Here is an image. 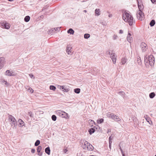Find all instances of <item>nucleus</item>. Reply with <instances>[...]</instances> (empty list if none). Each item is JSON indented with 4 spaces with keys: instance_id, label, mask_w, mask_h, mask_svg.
Instances as JSON below:
<instances>
[{
    "instance_id": "f257e3e1",
    "label": "nucleus",
    "mask_w": 156,
    "mask_h": 156,
    "mask_svg": "<svg viewBox=\"0 0 156 156\" xmlns=\"http://www.w3.org/2000/svg\"><path fill=\"white\" fill-rule=\"evenodd\" d=\"M122 18L126 22H127L130 26H132L133 23V18L132 16L125 11L123 14Z\"/></svg>"
},
{
    "instance_id": "f03ea898",
    "label": "nucleus",
    "mask_w": 156,
    "mask_h": 156,
    "mask_svg": "<svg viewBox=\"0 0 156 156\" xmlns=\"http://www.w3.org/2000/svg\"><path fill=\"white\" fill-rule=\"evenodd\" d=\"M84 145L83 146V149L88 151H92L94 147L87 141H83Z\"/></svg>"
},
{
    "instance_id": "7ed1b4c3",
    "label": "nucleus",
    "mask_w": 156,
    "mask_h": 156,
    "mask_svg": "<svg viewBox=\"0 0 156 156\" xmlns=\"http://www.w3.org/2000/svg\"><path fill=\"white\" fill-rule=\"evenodd\" d=\"M107 53L109 54L110 55V57L111 58L113 63L115 64L117 57V55L113 51H112L110 52L109 51H108Z\"/></svg>"
},
{
    "instance_id": "20e7f679",
    "label": "nucleus",
    "mask_w": 156,
    "mask_h": 156,
    "mask_svg": "<svg viewBox=\"0 0 156 156\" xmlns=\"http://www.w3.org/2000/svg\"><path fill=\"white\" fill-rule=\"evenodd\" d=\"M136 17L138 19L142 20L144 18V13L142 11H138L136 13Z\"/></svg>"
},
{
    "instance_id": "39448f33",
    "label": "nucleus",
    "mask_w": 156,
    "mask_h": 156,
    "mask_svg": "<svg viewBox=\"0 0 156 156\" xmlns=\"http://www.w3.org/2000/svg\"><path fill=\"white\" fill-rule=\"evenodd\" d=\"M154 58L152 55H150L148 56V62L151 66H153L154 64Z\"/></svg>"
},
{
    "instance_id": "423d86ee",
    "label": "nucleus",
    "mask_w": 156,
    "mask_h": 156,
    "mask_svg": "<svg viewBox=\"0 0 156 156\" xmlns=\"http://www.w3.org/2000/svg\"><path fill=\"white\" fill-rule=\"evenodd\" d=\"M9 120L11 121H12L11 125L12 126H15L16 125L17 122L15 118L11 115H10L9 116Z\"/></svg>"
},
{
    "instance_id": "0eeeda50",
    "label": "nucleus",
    "mask_w": 156,
    "mask_h": 156,
    "mask_svg": "<svg viewBox=\"0 0 156 156\" xmlns=\"http://www.w3.org/2000/svg\"><path fill=\"white\" fill-rule=\"evenodd\" d=\"M147 46V45L144 42L141 43L140 47L143 52H145L146 51L147 49V48L146 47Z\"/></svg>"
},
{
    "instance_id": "6e6552de",
    "label": "nucleus",
    "mask_w": 156,
    "mask_h": 156,
    "mask_svg": "<svg viewBox=\"0 0 156 156\" xmlns=\"http://www.w3.org/2000/svg\"><path fill=\"white\" fill-rule=\"evenodd\" d=\"M138 3V8L139 9V11H142L144 8V6L142 4V3L141 1H140V0H137Z\"/></svg>"
},
{
    "instance_id": "1a4fd4ad",
    "label": "nucleus",
    "mask_w": 156,
    "mask_h": 156,
    "mask_svg": "<svg viewBox=\"0 0 156 156\" xmlns=\"http://www.w3.org/2000/svg\"><path fill=\"white\" fill-rule=\"evenodd\" d=\"M72 48L69 46H67L66 48V51L67 53L70 55H72L73 54V51L72 50Z\"/></svg>"
},
{
    "instance_id": "9d476101",
    "label": "nucleus",
    "mask_w": 156,
    "mask_h": 156,
    "mask_svg": "<svg viewBox=\"0 0 156 156\" xmlns=\"http://www.w3.org/2000/svg\"><path fill=\"white\" fill-rule=\"evenodd\" d=\"M5 58L4 57L0 58V70L4 66L5 61Z\"/></svg>"
},
{
    "instance_id": "9b49d317",
    "label": "nucleus",
    "mask_w": 156,
    "mask_h": 156,
    "mask_svg": "<svg viewBox=\"0 0 156 156\" xmlns=\"http://www.w3.org/2000/svg\"><path fill=\"white\" fill-rule=\"evenodd\" d=\"M2 27L5 28L6 29H9L10 28V26L9 23L5 22H3L2 23Z\"/></svg>"
},
{
    "instance_id": "f8f14e48",
    "label": "nucleus",
    "mask_w": 156,
    "mask_h": 156,
    "mask_svg": "<svg viewBox=\"0 0 156 156\" xmlns=\"http://www.w3.org/2000/svg\"><path fill=\"white\" fill-rule=\"evenodd\" d=\"M41 146H38L37 147V151L38 152V155L39 156H42V153L41 152Z\"/></svg>"
},
{
    "instance_id": "ddd939ff",
    "label": "nucleus",
    "mask_w": 156,
    "mask_h": 156,
    "mask_svg": "<svg viewBox=\"0 0 156 156\" xmlns=\"http://www.w3.org/2000/svg\"><path fill=\"white\" fill-rule=\"evenodd\" d=\"M107 116L110 118H111L112 119L113 118H114V114L113 113H111V112H109L107 113Z\"/></svg>"
},
{
    "instance_id": "4468645a",
    "label": "nucleus",
    "mask_w": 156,
    "mask_h": 156,
    "mask_svg": "<svg viewBox=\"0 0 156 156\" xmlns=\"http://www.w3.org/2000/svg\"><path fill=\"white\" fill-rule=\"evenodd\" d=\"M137 62L139 65H141V60L139 56H138L137 58Z\"/></svg>"
},
{
    "instance_id": "2eb2a0df",
    "label": "nucleus",
    "mask_w": 156,
    "mask_h": 156,
    "mask_svg": "<svg viewBox=\"0 0 156 156\" xmlns=\"http://www.w3.org/2000/svg\"><path fill=\"white\" fill-rule=\"evenodd\" d=\"M45 152L48 155H49L50 153V150L49 147H48L45 149Z\"/></svg>"
},
{
    "instance_id": "dca6fc26",
    "label": "nucleus",
    "mask_w": 156,
    "mask_h": 156,
    "mask_svg": "<svg viewBox=\"0 0 156 156\" xmlns=\"http://www.w3.org/2000/svg\"><path fill=\"white\" fill-rule=\"evenodd\" d=\"M127 59L125 57L121 59V62L122 65H124L126 62Z\"/></svg>"
},
{
    "instance_id": "f3484780",
    "label": "nucleus",
    "mask_w": 156,
    "mask_h": 156,
    "mask_svg": "<svg viewBox=\"0 0 156 156\" xmlns=\"http://www.w3.org/2000/svg\"><path fill=\"white\" fill-rule=\"evenodd\" d=\"M113 118V119L115 121H118L121 120V119L118 116L114 115V117Z\"/></svg>"
},
{
    "instance_id": "a211bd4d",
    "label": "nucleus",
    "mask_w": 156,
    "mask_h": 156,
    "mask_svg": "<svg viewBox=\"0 0 156 156\" xmlns=\"http://www.w3.org/2000/svg\"><path fill=\"white\" fill-rule=\"evenodd\" d=\"M95 15L97 16H99L100 14V11L99 9H96L95 10Z\"/></svg>"
},
{
    "instance_id": "6ab92c4d",
    "label": "nucleus",
    "mask_w": 156,
    "mask_h": 156,
    "mask_svg": "<svg viewBox=\"0 0 156 156\" xmlns=\"http://www.w3.org/2000/svg\"><path fill=\"white\" fill-rule=\"evenodd\" d=\"M62 115L61 116L62 118H64L66 119H67L68 117V114L66 113L63 112V113Z\"/></svg>"
},
{
    "instance_id": "aec40b11",
    "label": "nucleus",
    "mask_w": 156,
    "mask_h": 156,
    "mask_svg": "<svg viewBox=\"0 0 156 156\" xmlns=\"http://www.w3.org/2000/svg\"><path fill=\"white\" fill-rule=\"evenodd\" d=\"M74 32V30L72 28L69 29L67 31L68 33L70 34H73Z\"/></svg>"
},
{
    "instance_id": "412c9836",
    "label": "nucleus",
    "mask_w": 156,
    "mask_h": 156,
    "mask_svg": "<svg viewBox=\"0 0 156 156\" xmlns=\"http://www.w3.org/2000/svg\"><path fill=\"white\" fill-rule=\"evenodd\" d=\"M88 122L89 123L90 125L91 126H93V124H95V123L94 121L90 119L88 120Z\"/></svg>"
},
{
    "instance_id": "4be33fe9",
    "label": "nucleus",
    "mask_w": 156,
    "mask_h": 156,
    "mask_svg": "<svg viewBox=\"0 0 156 156\" xmlns=\"http://www.w3.org/2000/svg\"><path fill=\"white\" fill-rule=\"evenodd\" d=\"M95 131V129L94 128H92L89 129L88 132L91 135L94 133Z\"/></svg>"
},
{
    "instance_id": "5701e85b",
    "label": "nucleus",
    "mask_w": 156,
    "mask_h": 156,
    "mask_svg": "<svg viewBox=\"0 0 156 156\" xmlns=\"http://www.w3.org/2000/svg\"><path fill=\"white\" fill-rule=\"evenodd\" d=\"M63 111H61V110H58L56 112V114L59 115L60 116H61L62 114H63Z\"/></svg>"
},
{
    "instance_id": "b1692460",
    "label": "nucleus",
    "mask_w": 156,
    "mask_h": 156,
    "mask_svg": "<svg viewBox=\"0 0 156 156\" xmlns=\"http://www.w3.org/2000/svg\"><path fill=\"white\" fill-rule=\"evenodd\" d=\"M127 40L128 42L131 43L133 41V38L132 37L127 36Z\"/></svg>"
},
{
    "instance_id": "393cba45",
    "label": "nucleus",
    "mask_w": 156,
    "mask_h": 156,
    "mask_svg": "<svg viewBox=\"0 0 156 156\" xmlns=\"http://www.w3.org/2000/svg\"><path fill=\"white\" fill-rule=\"evenodd\" d=\"M5 75L8 76H13L12 73L9 70H7L5 72Z\"/></svg>"
},
{
    "instance_id": "a878e982",
    "label": "nucleus",
    "mask_w": 156,
    "mask_h": 156,
    "mask_svg": "<svg viewBox=\"0 0 156 156\" xmlns=\"http://www.w3.org/2000/svg\"><path fill=\"white\" fill-rule=\"evenodd\" d=\"M30 16H26L25 17V18L24 19V20L25 22H28V21H29L30 20Z\"/></svg>"
},
{
    "instance_id": "bb28decb",
    "label": "nucleus",
    "mask_w": 156,
    "mask_h": 156,
    "mask_svg": "<svg viewBox=\"0 0 156 156\" xmlns=\"http://www.w3.org/2000/svg\"><path fill=\"white\" fill-rule=\"evenodd\" d=\"M155 94L154 92H152L150 94L149 97L151 98H153L155 96Z\"/></svg>"
},
{
    "instance_id": "cd10ccee",
    "label": "nucleus",
    "mask_w": 156,
    "mask_h": 156,
    "mask_svg": "<svg viewBox=\"0 0 156 156\" xmlns=\"http://www.w3.org/2000/svg\"><path fill=\"white\" fill-rule=\"evenodd\" d=\"M155 24V21L154 20H151L150 23V25L151 27H152Z\"/></svg>"
},
{
    "instance_id": "c85d7f7f",
    "label": "nucleus",
    "mask_w": 156,
    "mask_h": 156,
    "mask_svg": "<svg viewBox=\"0 0 156 156\" xmlns=\"http://www.w3.org/2000/svg\"><path fill=\"white\" fill-rule=\"evenodd\" d=\"M74 92L76 94H79L80 92V88H77L74 90Z\"/></svg>"
},
{
    "instance_id": "c756f323",
    "label": "nucleus",
    "mask_w": 156,
    "mask_h": 156,
    "mask_svg": "<svg viewBox=\"0 0 156 156\" xmlns=\"http://www.w3.org/2000/svg\"><path fill=\"white\" fill-rule=\"evenodd\" d=\"M104 120L103 119H99L97 121V123L99 124L101 123L104 122Z\"/></svg>"
},
{
    "instance_id": "7c9ffc66",
    "label": "nucleus",
    "mask_w": 156,
    "mask_h": 156,
    "mask_svg": "<svg viewBox=\"0 0 156 156\" xmlns=\"http://www.w3.org/2000/svg\"><path fill=\"white\" fill-rule=\"evenodd\" d=\"M90 37V35L88 34H86L84 35V38L85 39H88Z\"/></svg>"
},
{
    "instance_id": "2f4dec72",
    "label": "nucleus",
    "mask_w": 156,
    "mask_h": 156,
    "mask_svg": "<svg viewBox=\"0 0 156 156\" xmlns=\"http://www.w3.org/2000/svg\"><path fill=\"white\" fill-rule=\"evenodd\" d=\"M40 141L39 140H37L36 141L34 145L35 146H38L40 144Z\"/></svg>"
},
{
    "instance_id": "473e14b6",
    "label": "nucleus",
    "mask_w": 156,
    "mask_h": 156,
    "mask_svg": "<svg viewBox=\"0 0 156 156\" xmlns=\"http://www.w3.org/2000/svg\"><path fill=\"white\" fill-rule=\"evenodd\" d=\"M50 90H55L56 89V87L54 86L51 85L50 87Z\"/></svg>"
},
{
    "instance_id": "72a5a7b5",
    "label": "nucleus",
    "mask_w": 156,
    "mask_h": 156,
    "mask_svg": "<svg viewBox=\"0 0 156 156\" xmlns=\"http://www.w3.org/2000/svg\"><path fill=\"white\" fill-rule=\"evenodd\" d=\"M148 57L147 56V55H146V56L145 57L144 62L145 63H147L148 62Z\"/></svg>"
},
{
    "instance_id": "f704fd0d",
    "label": "nucleus",
    "mask_w": 156,
    "mask_h": 156,
    "mask_svg": "<svg viewBox=\"0 0 156 156\" xmlns=\"http://www.w3.org/2000/svg\"><path fill=\"white\" fill-rule=\"evenodd\" d=\"M51 118L53 121H55L56 120L57 117L55 115H53L51 116Z\"/></svg>"
},
{
    "instance_id": "c9c22d12",
    "label": "nucleus",
    "mask_w": 156,
    "mask_h": 156,
    "mask_svg": "<svg viewBox=\"0 0 156 156\" xmlns=\"http://www.w3.org/2000/svg\"><path fill=\"white\" fill-rule=\"evenodd\" d=\"M60 28L59 27L54 28H52L51 30L52 31H55L57 30H58V29L59 30Z\"/></svg>"
},
{
    "instance_id": "e433bc0d",
    "label": "nucleus",
    "mask_w": 156,
    "mask_h": 156,
    "mask_svg": "<svg viewBox=\"0 0 156 156\" xmlns=\"http://www.w3.org/2000/svg\"><path fill=\"white\" fill-rule=\"evenodd\" d=\"M145 119H146V120L150 124L149 122L150 121L151 122V121L150 118L148 117H147L145 118Z\"/></svg>"
},
{
    "instance_id": "4c0bfd02",
    "label": "nucleus",
    "mask_w": 156,
    "mask_h": 156,
    "mask_svg": "<svg viewBox=\"0 0 156 156\" xmlns=\"http://www.w3.org/2000/svg\"><path fill=\"white\" fill-rule=\"evenodd\" d=\"M118 94H120L121 95H123L124 94H125V93L123 91H120L119 92Z\"/></svg>"
},
{
    "instance_id": "58836bf2",
    "label": "nucleus",
    "mask_w": 156,
    "mask_h": 156,
    "mask_svg": "<svg viewBox=\"0 0 156 156\" xmlns=\"http://www.w3.org/2000/svg\"><path fill=\"white\" fill-rule=\"evenodd\" d=\"M19 121L20 122V124L21 125H22L24 123L23 121L21 119H20Z\"/></svg>"
},
{
    "instance_id": "ea45409f",
    "label": "nucleus",
    "mask_w": 156,
    "mask_h": 156,
    "mask_svg": "<svg viewBox=\"0 0 156 156\" xmlns=\"http://www.w3.org/2000/svg\"><path fill=\"white\" fill-rule=\"evenodd\" d=\"M118 36L117 35H114L113 36V40H115L117 39Z\"/></svg>"
},
{
    "instance_id": "a19ab883",
    "label": "nucleus",
    "mask_w": 156,
    "mask_h": 156,
    "mask_svg": "<svg viewBox=\"0 0 156 156\" xmlns=\"http://www.w3.org/2000/svg\"><path fill=\"white\" fill-rule=\"evenodd\" d=\"M60 87H61V88H62V90L63 91H64V92H66V89H65L64 88V87H63V86H60Z\"/></svg>"
},
{
    "instance_id": "79ce46f5",
    "label": "nucleus",
    "mask_w": 156,
    "mask_h": 156,
    "mask_svg": "<svg viewBox=\"0 0 156 156\" xmlns=\"http://www.w3.org/2000/svg\"><path fill=\"white\" fill-rule=\"evenodd\" d=\"M29 90H30V92H31V93H33L34 91L32 89L31 87H30L29 88Z\"/></svg>"
},
{
    "instance_id": "37998d69",
    "label": "nucleus",
    "mask_w": 156,
    "mask_h": 156,
    "mask_svg": "<svg viewBox=\"0 0 156 156\" xmlns=\"http://www.w3.org/2000/svg\"><path fill=\"white\" fill-rule=\"evenodd\" d=\"M151 1L153 3L156 4V0H151Z\"/></svg>"
},
{
    "instance_id": "c03bdc74",
    "label": "nucleus",
    "mask_w": 156,
    "mask_h": 156,
    "mask_svg": "<svg viewBox=\"0 0 156 156\" xmlns=\"http://www.w3.org/2000/svg\"><path fill=\"white\" fill-rule=\"evenodd\" d=\"M29 76L31 78H33L34 79H35V77L32 74H29Z\"/></svg>"
},
{
    "instance_id": "a18cd8bd",
    "label": "nucleus",
    "mask_w": 156,
    "mask_h": 156,
    "mask_svg": "<svg viewBox=\"0 0 156 156\" xmlns=\"http://www.w3.org/2000/svg\"><path fill=\"white\" fill-rule=\"evenodd\" d=\"M35 150L34 149H32L31 150V152L33 153H35Z\"/></svg>"
},
{
    "instance_id": "49530a36",
    "label": "nucleus",
    "mask_w": 156,
    "mask_h": 156,
    "mask_svg": "<svg viewBox=\"0 0 156 156\" xmlns=\"http://www.w3.org/2000/svg\"><path fill=\"white\" fill-rule=\"evenodd\" d=\"M28 114L30 117H32V113L31 112H28Z\"/></svg>"
},
{
    "instance_id": "de8ad7c7",
    "label": "nucleus",
    "mask_w": 156,
    "mask_h": 156,
    "mask_svg": "<svg viewBox=\"0 0 156 156\" xmlns=\"http://www.w3.org/2000/svg\"><path fill=\"white\" fill-rule=\"evenodd\" d=\"M123 33V31L121 30H119V34H122Z\"/></svg>"
},
{
    "instance_id": "09e8293b",
    "label": "nucleus",
    "mask_w": 156,
    "mask_h": 156,
    "mask_svg": "<svg viewBox=\"0 0 156 156\" xmlns=\"http://www.w3.org/2000/svg\"><path fill=\"white\" fill-rule=\"evenodd\" d=\"M67 151V150L66 149H65L64 150V151L65 153H66Z\"/></svg>"
},
{
    "instance_id": "8fccbe9b",
    "label": "nucleus",
    "mask_w": 156,
    "mask_h": 156,
    "mask_svg": "<svg viewBox=\"0 0 156 156\" xmlns=\"http://www.w3.org/2000/svg\"><path fill=\"white\" fill-rule=\"evenodd\" d=\"M121 152L122 154V156H125V154L124 153L123 151H122Z\"/></svg>"
},
{
    "instance_id": "3c124183",
    "label": "nucleus",
    "mask_w": 156,
    "mask_h": 156,
    "mask_svg": "<svg viewBox=\"0 0 156 156\" xmlns=\"http://www.w3.org/2000/svg\"><path fill=\"white\" fill-rule=\"evenodd\" d=\"M109 140V144L111 145L112 143V141L111 140Z\"/></svg>"
},
{
    "instance_id": "603ef678",
    "label": "nucleus",
    "mask_w": 156,
    "mask_h": 156,
    "mask_svg": "<svg viewBox=\"0 0 156 156\" xmlns=\"http://www.w3.org/2000/svg\"><path fill=\"white\" fill-rule=\"evenodd\" d=\"M131 36V34H130V33L128 32V36H130V37Z\"/></svg>"
},
{
    "instance_id": "864d4df0",
    "label": "nucleus",
    "mask_w": 156,
    "mask_h": 156,
    "mask_svg": "<svg viewBox=\"0 0 156 156\" xmlns=\"http://www.w3.org/2000/svg\"><path fill=\"white\" fill-rule=\"evenodd\" d=\"M112 138H111V136H110L109 138V140H111Z\"/></svg>"
},
{
    "instance_id": "5fc2aeb1",
    "label": "nucleus",
    "mask_w": 156,
    "mask_h": 156,
    "mask_svg": "<svg viewBox=\"0 0 156 156\" xmlns=\"http://www.w3.org/2000/svg\"><path fill=\"white\" fill-rule=\"evenodd\" d=\"M109 147L110 149L111 150V145L109 144Z\"/></svg>"
},
{
    "instance_id": "6e6d98bb",
    "label": "nucleus",
    "mask_w": 156,
    "mask_h": 156,
    "mask_svg": "<svg viewBox=\"0 0 156 156\" xmlns=\"http://www.w3.org/2000/svg\"><path fill=\"white\" fill-rule=\"evenodd\" d=\"M120 151H123L120 147Z\"/></svg>"
},
{
    "instance_id": "4d7b16f0",
    "label": "nucleus",
    "mask_w": 156,
    "mask_h": 156,
    "mask_svg": "<svg viewBox=\"0 0 156 156\" xmlns=\"http://www.w3.org/2000/svg\"><path fill=\"white\" fill-rule=\"evenodd\" d=\"M8 1H10V2H12V1H13V0H8Z\"/></svg>"
},
{
    "instance_id": "13d9d810",
    "label": "nucleus",
    "mask_w": 156,
    "mask_h": 156,
    "mask_svg": "<svg viewBox=\"0 0 156 156\" xmlns=\"http://www.w3.org/2000/svg\"><path fill=\"white\" fill-rule=\"evenodd\" d=\"M83 12H87V10H84L83 11Z\"/></svg>"
},
{
    "instance_id": "bf43d9fd",
    "label": "nucleus",
    "mask_w": 156,
    "mask_h": 156,
    "mask_svg": "<svg viewBox=\"0 0 156 156\" xmlns=\"http://www.w3.org/2000/svg\"><path fill=\"white\" fill-rule=\"evenodd\" d=\"M51 30H50L49 32V34H51Z\"/></svg>"
},
{
    "instance_id": "052dcab7",
    "label": "nucleus",
    "mask_w": 156,
    "mask_h": 156,
    "mask_svg": "<svg viewBox=\"0 0 156 156\" xmlns=\"http://www.w3.org/2000/svg\"><path fill=\"white\" fill-rule=\"evenodd\" d=\"M111 16H112L111 15H109V17H111Z\"/></svg>"
},
{
    "instance_id": "680f3d73",
    "label": "nucleus",
    "mask_w": 156,
    "mask_h": 156,
    "mask_svg": "<svg viewBox=\"0 0 156 156\" xmlns=\"http://www.w3.org/2000/svg\"><path fill=\"white\" fill-rule=\"evenodd\" d=\"M6 83H7V82H6V83H5V84H6Z\"/></svg>"
},
{
    "instance_id": "e2e57ef3",
    "label": "nucleus",
    "mask_w": 156,
    "mask_h": 156,
    "mask_svg": "<svg viewBox=\"0 0 156 156\" xmlns=\"http://www.w3.org/2000/svg\"><path fill=\"white\" fill-rule=\"evenodd\" d=\"M155 156H156V155H155Z\"/></svg>"
}]
</instances>
